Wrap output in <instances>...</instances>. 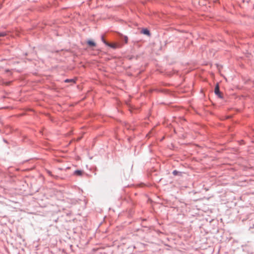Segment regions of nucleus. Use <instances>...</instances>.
Segmentation results:
<instances>
[{
  "label": "nucleus",
  "instance_id": "nucleus-9",
  "mask_svg": "<svg viewBox=\"0 0 254 254\" xmlns=\"http://www.w3.org/2000/svg\"><path fill=\"white\" fill-rule=\"evenodd\" d=\"M102 40H103V41L104 43H105V41H104V39H103V37H102Z\"/></svg>",
  "mask_w": 254,
  "mask_h": 254
},
{
  "label": "nucleus",
  "instance_id": "nucleus-5",
  "mask_svg": "<svg viewBox=\"0 0 254 254\" xmlns=\"http://www.w3.org/2000/svg\"><path fill=\"white\" fill-rule=\"evenodd\" d=\"M6 35V34L4 32H0V37H4Z\"/></svg>",
  "mask_w": 254,
  "mask_h": 254
},
{
  "label": "nucleus",
  "instance_id": "nucleus-4",
  "mask_svg": "<svg viewBox=\"0 0 254 254\" xmlns=\"http://www.w3.org/2000/svg\"><path fill=\"white\" fill-rule=\"evenodd\" d=\"M142 33L147 35H149L150 34L149 31L146 29H143Z\"/></svg>",
  "mask_w": 254,
  "mask_h": 254
},
{
  "label": "nucleus",
  "instance_id": "nucleus-6",
  "mask_svg": "<svg viewBox=\"0 0 254 254\" xmlns=\"http://www.w3.org/2000/svg\"><path fill=\"white\" fill-rule=\"evenodd\" d=\"M72 81H73V80H72V79H66V80H65V82H68Z\"/></svg>",
  "mask_w": 254,
  "mask_h": 254
},
{
  "label": "nucleus",
  "instance_id": "nucleus-3",
  "mask_svg": "<svg viewBox=\"0 0 254 254\" xmlns=\"http://www.w3.org/2000/svg\"><path fill=\"white\" fill-rule=\"evenodd\" d=\"M87 44L90 47H95L96 46V44L94 42L91 40H89L87 41Z\"/></svg>",
  "mask_w": 254,
  "mask_h": 254
},
{
  "label": "nucleus",
  "instance_id": "nucleus-10",
  "mask_svg": "<svg viewBox=\"0 0 254 254\" xmlns=\"http://www.w3.org/2000/svg\"><path fill=\"white\" fill-rule=\"evenodd\" d=\"M173 173H174V174H176V171L173 172Z\"/></svg>",
  "mask_w": 254,
  "mask_h": 254
},
{
  "label": "nucleus",
  "instance_id": "nucleus-11",
  "mask_svg": "<svg viewBox=\"0 0 254 254\" xmlns=\"http://www.w3.org/2000/svg\"><path fill=\"white\" fill-rule=\"evenodd\" d=\"M173 173H174V174H176V171L173 172Z\"/></svg>",
  "mask_w": 254,
  "mask_h": 254
},
{
  "label": "nucleus",
  "instance_id": "nucleus-8",
  "mask_svg": "<svg viewBox=\"0 0 254 254\" xmlns=\"http://www.w3.org/2000/svg\"><path fill=\"white\" fill-rule=\"evenodd\" d=\"M125 41L126 43H127V37H125Z\"/></svg>",
  "mask_w": 254,
  "mask_h": 254
},
{
  "label": "nucleus",
  "instance_id": "nucleus-7",
  "mask_svg": "<svg viewBox=\"0 0 254 254\" xmlns=\"http://www.w3.org/2000/svg\"><path fill=\"white\" fill-rule=\"evenodd\" d=\"M110 46L114 48H116L117 47L115 44L111 45Z\"/></svg>",
  "mask_w": 254,
  "mask_h": 254
},
{
  "label": "nucleus",
  "instance_id": "nucleus-1",
  "mask_svg": "<svg viewBox=\"0 0 254 254\" xmlns=\"http://www.w3.org/2000/svg\"><path fill=\"white\" fill-rule=\"evenodd\" d=\"M214 92L219 97L222 98L221 94L219 90V87L218 84L216 85L215 87Z\"/></svg>",
  "mask_w": 254,
  "mask_h": 254
},
{
  "label": "nucleus",
  "instance_id": "nucleus-2",
  "mask_svg": "<svg viewBox=\"0 0 254 254\" xmlns=\"http://www.w3.org/2000/svg\"><path fill=\"white\" fill-rule=\"evenodd\" d=\"M83 172L81 170H76L74 172V174L76 176H80L83 174Z\"/></svg>",
  "mask_w": 254,
  "mask_h": 254
}]
</instances>
